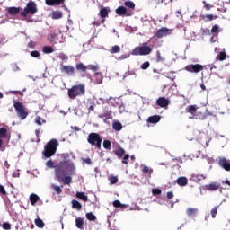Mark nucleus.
Segmentation results:
<instances>
[{
  "label": "nucleus",
  "mask_w": 230,
  "mask_h": 230,
  "mask_svg": "<svg viewBox=\"0 0 230 230\" xmlns=\"http://www.w3.org/2000/svg\"><path fill=\"white\" fill-rule=\"evenodd\" d=\"M75 165L73 163L64 161L55 165V173L58 182H63L65 185L71 184L73 179L69 175H73Z\"/></svg>",
  "instance_id": "nucleus-1"
},
{
  "label": "nucleus",
  "mask_w": 230,
  "mask_h": 230,
  "mask_svg": "<svg viewBox=\"0 0 230 230\" xmlns=\"http://www.w3.org/2000/svg\"><path fill=\"white\" fill-rule=\"evenodd\" d=\"M57 148H58V140L53 138L47 143L42 152L44 157H53L57 154Z\"/></svg>",
  "instance_id": "nucleus-2"
},
{
  "label": "nucleus",
  "mask_w": 230,
  "mask_h": 230,
  "mask_svg": "<svg viewBox=\"0 0 230 230\" xmlns=\"http://www.w3.org/2000/svg\"><path fill=\"white\" fill-rule=\"evenodd\" d=\"M68 98L75 100L77 96H84L85 94V84H79L73 85L67 92Z\"/></svg>",
  "instance_id": "nucleus-3"
},
{
  "label": "nucleus",
  "mask_w": 230,
  "mask_h": 230,
  "mask_svg": "<svg viewBox=\"0 0 230 230\" xmlns=\"http://www.w3.org/2000/svg\"><path fill=\"white\" fill-rule=\"evenodd\" d=\"M13 108L15 110V112L18 116V118L24 121L29 116L28 110L26 109V106L22 104L21 102H17V100L13 101Z\"/></svg>",
  "instance_id": "nucleus-4"
},
{
  "label": "nucleus",
  "mask_w": 230,
  "mask_h": 230,
  "mask_svg": "<svg viewBox=\"0 0 230 230\" xmlns=\"http://www.w3.org/2000/svg\"><path fill=\"white\" fill-rule=\"evenodd\" d=\"M154 49L148 45V42H144L141 44V46L136 47L132 52L131 55H134L135 57H145L146 55H150Z\"/></svg>",
  "instance_id": "nucleus-5"
},
{
  "label": "nucleus",
  "mask_w": 230,
  "mask_h": 230,
  "mask_svg": "<svg viewBox=\"0 0 230 230\" xmlns=\"http://www.w3.org/2000/svg\"><path fill=\"white\" fill-rule=\"evenodd\" d=\"M39 12V9H37V4L33 1L29 2L26 4V7L20 13V15L22 17H26L27 15H35Z\"/></svg>",
  "instance_id": "nucleus-6"
},
{
  "label": "nucleus",
  "mask_w": 230,
  "mask_h": 230,
  "mask_svg": "<svg viewBox=\"0 0 230 230\" xmlns=\"http://www.w3.org/2000/svg\"><path fill=\"white\" fill-rule=\"evenodd\" d=\"M111 13V8L110 7H103L100 10L99 12V16L101 19L94 20L92 24L93 26H102L105 22V19L109 17V13Z\"/></svg>",
  "instance_id": "nucleus-7"
},
{
  "label": "nucleus",
  "mask_w": 230,
  "mask_h": 230,
  "mask_svg": "<svg viewBox=\"0 0 230 230\" xmlns=\"http://www.w3.org/2000/svg\"><path fill=\"white\" fill-rule=\"evenodd\" d=\"M87 142L92 146H96L98 150L102 148V137H100V134L98 133H90L88 135Z\"/></svg>",
  "instance_id": "nucleus-8"
},
{
  "label": "nucleus",
  "mask_w": 230,
  "mask_h": 230,
  "mask_svg": "<svg viewBox=\"0 0 230 230\" xmlns=\"http://www.w3.org/2000/svg\"><path fill=\"white\" fill-rule=\"evenodd\" d=\"M115 12L119 17H132V15H134V12L130 9H127L125 6H119Z\"/></svg>",
  "instance_id": "nucleus-9"
},
{
  "label": "nucleus",
  "mask_w": 230,
  "mask_h": 230,
  "mask_svg": "<svg viewBox=\"0 0 230 230\" xmlns=\"http://www.w3.org/2000/svg\"><path fill=\"white\" fill-rule=\"evenodd\" d=\"M204 66L200 64H190L187 65L185 66V71H188L189 73H200V71H204Z\"/></svg>",
  "instance_id": "nucleus-10"
},
{
  "label": "nucleus",
  "mask_w": 230,
  "mask_h": 230,
  "mask_svg": "<svg viewBox=\"0 0 230 230\" xmlns=\"http://www.w3.org/2000/svg\"><path fill=\"white\" fill-rule=\"evenodd\" d=\"M168 35H172V31L166 27H162L155 32V37H156V39H163V37Z\"/></svg>",
  "instance_id": "nucleus-11"
},
{
  "label": "nucleus",
  "mask_w": 230,
  "mask_h": 230,
  "mask_svg": "<svg viewBox=\"0 0 230 230\" xmlns=\"http://www.w3.org/2000/svg\"><path fill=\"white\" fill-rule=\"evenodd\" d=\"M45 4L47 6H60L61 4L62 8L67 10V7H66V0H45Z\"/></svg>",
  "instance_id": "nucleus-12"
},
{
  "label": "nucleus",
  "mask_w": 230,
  "mask_h": 230,
  "mask_svg": "<svg viewBox=\"0 0 230 230\" xmlns=\"http://www.w3.org/2000/svg\"><path fill=\"white\" fill-rule=\"evenodd\" d=\"M156 105H158V107H161L162 109H164L165 107H168V105H170V100L166 99V97H159L156 100Z\"/></svg>",
  "instance_id": "nucleus-13"
},
{
  "label": "nucleus",
  "mask_w": 230,
  "mask_h": 230,
  "mask_svg": "<svg viewBox=\"0 0 230 230\" xmlns=\"http://www.w3.org/2000/svg\"><path fill=\"white\" fill-rule=\"evenodd\" d=\"M218 164L219 166H221V168H224V170H226V172H230V163L229 161H227V159L224 157L219 158Z\"/></svg>",
  "instance_id": "nucleus-14"
},
{
  "label": "nucleus",
  "mask_w": 230,
  "mask_h": 230,
  "mask_svg": "<svg viewBox=\"0 0 230 230\" xmlns=\"http://www.w3.org/2000/svg\"><path fill=\"white\" fill-rule=\"evenodd\" d=\"M61 73H66V75H75V67L73 66H61Z\"/></svg>",
  "instance_id": "nucleus-15"
},
{
  "label": "nucleus",
  "mask_w": 230,
  "mask_h": 230,
  "mask_svg": "<svg viewBox=\"0 0 230 230\" xmlns=\"http://www.w3.org/2000/svg\"><path fill=\"white\" fill-rule=\"evenodd\" d=\"M161 121V117L159 115H153L147 119V123H151L152 125H155Z\"/></svg>",
  "instance_id": "nucleus-16"
},
{
  "label": "nucleus",
  "mask_w": 230,
  "mask_h": 230,
  "mask_svg": "<svg viewBox=\"0 0 230 230\" xmlns=\"http://www.w3.org/2000/svg\"><path fill=\"white\" fill-rule=\"evenodd\" d=\"M176 183L178 184V186H181V187L187 186L188 185V178H186L184 176L179 177L176 180Z\"/></svg>",
  "instance_id": "nucleus-17"
},
{
  "label": "nucleus",
  "mask_w": 230,
  "mask_h": 230,
  "mask_svg": "<svg viewBox=\"0 0 230 230\" xmlns=\"http://www.w3.org/2000/svg\"><path fill=\"white\" fill-rule=\"evenodd\" d=\"M29 199H30L31 206H35L37 204V202H39L40 200V198L39 197V195L32 193L30 195Z\"/></svg>",
  "instance_id": "nucleus-18"
},
{
  "label": "nucleus",
  "mask_w": 230,
  "mask_h": 230,
  "mask_svg": "<svg viewBox=\"0 0 230 230\" xmlns=\"http://www.w3.org/2000/svg\"><path fill=\"white\" fill-rule=\"evenodd\" d=\"M199 19L203 21V22H209L215 19L213 14H200Z\"/></svg>",
  "instance_id": "nucleus-19"
},
{
  "label": "nucleus",
  "mask_w": 230,
  "mask_h": 230,
  "mask_svg": "<svg viewBox=\"0 0 230 230\" xmlns=\"http://www.w3.org/2000/svg\"><path fill=\"white\" fill-rule=\"evenodd\" d=\"M21 10V7H8L7 13L9 15H17V13H20Z\"/></svg>",
  "instance_id": "nucleus-20"
},
{
  "label": "nucleus",
  "mask_w": 230,
  "mask_h": 230,
  "mask_svg": "<svg viewBox=\"0 0 230 230\" xmlns=\"http://www.w3.org/2000/svg\"><path fill=\"white\" fill-rule=\"evenodd\" d=\"M115 155H117L118 159H123V155H125V149L123 147H119L114 151Z\"/></svg>",
  "instance_id": "nucleus-21"
},
{
  "label": "nucleus",
  "mask_w": 230,
  "mask_h": 230,
  "mask_svg": "<svg viewBox=\"0 0 230 230\" xmlns=\"http://www.w3.org/2000/svg\"><path fill=\"white\" fill-rule=\"evenodd\" d=\"M76 71L79 73H87V66L84 65V63H78L75 65Z\"/></svg>",
  "instance_id": "nucleus-22"
},
{
  "label": "nucleus",
  "mask_w": 230,
  "mask_h": 230,
  "mask_svg": "<svg viewBox=\"0 0 230 230\" xmlns=\"http://www.w3.org/2000/svg\"><path fill=\"white\" fill-rule=\"evenodd\" d=\"M186 112H188L189 114H191L192 116H195V114H197V106L195 105H190L186 108Z\"/></svg>",
  "instance_id": "nucleus-23"
},
{
  "label": "nucleus",
  "mask_w": 230,
  "mask_h": 230,
  "mask_svg": "<svg viewBox=\"0 0 230 230\" xmlns=\"http://www.w3.org/2000/svg\"><path fill=\"white\" fill-rule=\"evenodd\" d=\"M219 186L217 183H210L205 186V189L208 191H217L218 190Z\"/></svg>",
  "instance_id": "nucleus-24"
},
{
  "label": "nucleus",
  "mask_w": 230,
  "mask_h": 230,
  "mask_svg": "<svg viewBox=\"0 0 230 230\" xmlns=\"http://www.w3.org/2000/svg\"><path fill=\"white\" fill-rule=\"evenodd\" d=\"M76 197L77 199H80V200H83L84 202H87L89 200V198L84 192H76Z\"/></svg>",
  "instance_id": "nucleus-25"
},
{
  "label": "nucleus",
  "mask_w": 230,
  "mask_h": 230,
  "mask_svg": "<svg viewBox=\"0 0 230 230\" xmlns=\"http://www.w3.org/2000/svg\"><path fill=\"white\" fill-rule=\"evenodd\" d=\"M72 208L73 209H77V211H80V209H82V204L78 202L76 199H73Z\"/></svg>",
  "instance_id": "nucleus-26"
},
{
  "label": "nucleus",
  "mask_w": 230,
  "mask_h": 230,
  "mask_svg": "<svg viewBox=\"0 0 230 230\" xmlns=\"http://www.w3.org/2000/svg\"><path fill=\"white\" fill-rule=\"evenodd\" d=\"M216 58L217 60H220V62H224L227 58V54L226 51L219 52Z\"/></svg>",
  "instance_id": "nucleus-27"
},
{
  "label": "nucleus",
  "mask_w": 230,
  "mask_h": 230,
  "mask_svg": "<svg viewBox=\"0 0 230 230\" xmlns=\"http://www.w3.org/2000/svg\"><path fill=\"white\" fill-rule=\"evenodd\" d=\"M112 127L113 130H116V132H119L123 128V125L119 121L114 122Z\"/></svg>",
  "instance_id": "nucleus-28"
},
{
  "label": "nucleus",
  "mask_w": 230,
  "mask_h": 230,
  "mask_svg": "<svg viewBox=\"0 0 230 230\" xmlns=\"http://www.w3.org/2000/svg\"><path fill=\"white\" fill-rule=\"evenodd\" d=\"M75 227H77V229H82V227H84V218L77 217L75 219Z\"/></svg>",
  "instance_id": "nucleus-29"
},
{
  "label": "nucleus",
  "mask_w": 230,
  "mask_h": 230,
  "mask_svg": "<svg viewBox=\"0 0 230 230\" xmlns=\"http://www.w3.org/2000/svg\"><path fill=\"white\" fill-rule=\"evenodd\" d=\"M142 172H143V173H148L149 177H152V173H154V170L150 169V167H148L146 165L142 166Z\"/></svg>",
  "instance_id": "nucleus-30"
},
{
  "label": "nucleus",
  "mask_w": 230,
  "mask_h": 230,
  "mask_svg": "<svg viewBox=\"0 0 230 230\" xmlns=\"http://www.w3.org/2000/svg\"><path fill=\"white\" fill-rule=\"evenodd\" d=\"M64 16L61 11H54L52 12V19H62Z\"/></svg>",
  "instance_id": "nucleus-31"
},
{
  "label": "nucleus",
  "mask_w": 230,
  "mask_h": 230,
  "mask_svg": "<svg viewBox=\"0 0 230 230\" xmlns=\"http://www.w3.org/2000/svg\"><path fill=\"white\" fill-rule=\"evenodd\" d=\"M58 35H57V33L55 32H51L48 35V40L49 42H55L58 39Z\"/></svg>",
  "instance_id": "nucleus-32"
},
{
  "label": "nucleus",
  "mask_w": 230,
  "mask_h": 230,
  "mask_svg": "<svg viewBox=\"0 0 230 230\" xmlns=\"http://www.w3.org/2000/svg\"><path fill=\"white\" fill-rule=\"evenodd\" d=\"M192 178L194 179V181H196V182H201L206 179V176H204L203 174H194L192 175Z\"/></svg>",
  "instance_id": "nucleus-33"
},
{
  "label": "nucleus",
  "mask_w": 230,
  "mask_h": 230,
  "mask_svg": "<svg viewBox=\"0 0 230 230\" xmlns=\"http://www.w3.org/2000/svg\"><path fill=\"white\" fill-rule=\"evenodd\" d=\"M124 5L127 6V8H129L130 10H136V4L132 1H126L124 2Z\"/></svg>",
  "instance_id": "nucleus-34"
},
{
  "label": "nucleus",
  "mask_w": 230,
  "mask_h": 230,
  "mask_svg": "<svg viewBox=\"0 0 230 230\" xmlns=\"http://www.w3.org/2000/svg\"><path fill=\"white\" fill-rule=\"evenodd\" d=\"M120 51H121V47L115 45V46L111 47L110 53L114 55L116 53H119Z\"/></svg>",
  "instance_id": "nucleus-35"
},
{
  "label": "nucleus",
  "mask_w": 230,
  "mask_h": 230,
  "mask_svg": "<svg viewBox=\"0 0 230 230\" xmlns=\"http://www.w3.org/2000/svg\"><path fill=\"white\" fill-rule=\"evenodd\" d=\"M103 148H105V150H111L112 148V143L111 142V140L103 141Z\"/></svg>",
  "instance_id": "nucleus-36"
},
{
  "label": "nucleus",
  "mask_w": 230,
  "mask_h": 230,
  "mask_svg": "<svg viewBox=\"0 0 230 230\" xmlns=\"http://www.w3.org/2000/svg\"><path fill=\"white\" fill-rule=\"evenodd\" d=\"M34 222H35V226L40 229H42V227H44V221H42V219L36 218Z\"/></svg>",
  "instance_id": "nucleus-37"
},
{
  "label": "nucleus",
  "mask_w": 230,
  "mask_h": 230,
  "mask_svg": "<svg viewBox=\"0 0 230 230\" xmlns=\"http://www.w3.org/2000/svg\"><path fill=\"white\" fill-rule=\"evenodd\" d=\"M218 208H220V206H216L211 209L210 215L212 218H217V214L218 213Z\"/></svg>",
  "instance_id": "nucleus-38"
},
{
  "label": "nucleus",
  "mask_w": 230,
  "mask_h": 230,
  "mask_svg": "<svg viewBox=\"0 0 230 230\" xmlns=\"http://www.w3.org/2000/svg\"><path fill=\"white\" fill-rule=\"evenodd\" d=\"M8 136V129L6 128H0V137L4 138Z\"/></svg>",
  "instance_id": "nucleus-39"
},
{
  "label": "nucleus",
  "mask_w": 230,
  "mask_h": 230,
  "mask_svg": "<svg viewBox=\"0 0 230 230\" xmlns=\"http://www.w3.org/2000/svg\"><path fill=\"white\" fill-rule=\"evenodd\" d=\"M51 189L54 190V191L57 193V195H60V193H62V188H60L58 185L52 184Z\"/></svg>",
  "instance_id": "nucleus-40"
},
{
  "label": "nucleus",
  "mask_w": 230,
  "mask_h": 230,
  "mask_svg": "<svg viewBox=\"0 0 230 230\" xmlns=\"http://www.w3.org/2000/svg\"><path fill=\"white\" fill-rule=\"evenodd\" d=\"M86 218H87V220L94 222V220H96V216H94V214H93V212H89V213H86Z\"/></svg>",
  "instance_id": "nucleus-41"
},
{
  "label": "nucleus",
  "mask_w": 230,
  "mask_h": 230,
  "mask_svg": "<svg viewBox=\"0 0 230 230\" xmlns=\"http://www.w3.org/2000/svg\"><path fill=\"white\" fill-rule=\"evenodd\" d=\"M53 51H54V49H53V47H51V46L43 47V53L49 54V53H53Z\"/></svg>",
  "instance_id": "nucleus-42"
},
{
  "label": "nucleus",
  "mask_w": 230,
  "mask_h": 230,
  "mask_svg": "<svg viewBox=\"0 0 230 230\" xmlns=\"http://www.w3.org/2000/svg\"><path fill=\"white\" fill-rule=\"evenodd\" d=\"M127 76H137V74L136 72L132 71V70H129L128 72L125 73V75H123V80H125V78H127Z\"/></svg>",
  "instance_id": "nucleus-43"
},
{
  "label": "nucleus",
  "mask_w": 230,
  "mask_h": 230,
  "mask_svg": "<svg viewBox=\"0 0 230 230\" xmlns=\"http://www.w3.org/2000/svg\"><path fill=\"white\" fill-rule=\"evenodd\" d=\"M196 214H197V208H190L187 209L188 217H191V216L196 215Z\"/></svg>",
  "instance_id": "nucleus-44"
},
{
  "label": "nucleus",
  "mask_w": 230,
  "mask_h": 230,
  "mask_svg": "<svg viewBox=\"0 0 230 230\" xmlns=\"http://www.w3.org/2000/svg\"><path fill=\"white\" fill-rule=\"evenodd\" d=\"M87 69L90 71H98L99 67H98V66H95V65H87L86 70Z\"/></svg>",
  "instance_id": "nucleus-45"
},
{
  "label": "nucleus",
  "mask_w": 230,
  "mask_h": 230,
  "mask_svg": "<svg viewBox=\"0 0 230 230\" xmlns=\"http://www.w3.org/2000/svg\"><path fill=\"white\" fill-rule=\"evenodd\" d=\"M113 207L114 208H124V205L121 204L120 200H115V201H113Z\"/></svg>",
  "instance_id": "nucleus-46"
},
{
  "label": "nucleus",
  "mask_w": 230,
  "mask_h": 230,
  "mask_svg": "<svg viewBox=\"0 0 230 230\" xmlns=\"http://www.w3.org/2000/svg\"><path fill=\"white\" fill-rule=\"evenodd\" d=\"M2 227L4 230H10V229H12V225H10V223H8V222H4V223H3Z\"/></svg>",
  "instance_id": "nucleus-47"
},
{
  "label": "nucleus",
  "mask_w": 230,
  "mask_h": 230,
  "mask_svg": "<svg viewBox=\"0 0 230 230\" xmlns=\"http://www.w3.org/2000/svg\"><path fill=\"white\" fill-rule=\"evenodd\" d=\"M31 57L33 58H39V57H40V53L37 50H33L31 52Z\"/></svg>",
  "instance_id": "nucleus-48"
},
{
  "label": "nucleus",
  "mask_w": 230,
  "mask_h": 230,
  "mask_svg": "<svg viewBox=\"0 0 230 230\" xmlns=\"http://www.w3.org/2000/svg\"><path fill=\"white\" fill-rule=\"evenodd\" d=\"M47 168H55V163H53V160H49L46 163Z\"/></svg>",
  "instance_id": "nucleus-49"
},
{
  "label": "nucleus",
  "mask_w": 230,
  "mask_h": 230,
  "mask_svg": "<svg viewBox=\"0 0 230 230\" xmlns=\"http://www.w3.org/2000/svg\"><path fill=\"white\" fill-rule=\"evenodd\" d=\"M164 61V58L161 57V52H156V62H163Z\"/></svg>",
  "instance_id": "nucleus-50"
},
{
  "label": "nucleus",
  "mask_w": 230,
  "mask_h": 230,
  "mask_svg": "<svg viewBox=\"0 0 230 230\" xmlns=\"http://www.w3.org/2000/svg\"><path fill=\"white\" fill-rule=\"evenodd\" d=\"M148 67H150V62L146 61L141 65V69L146 70L148 69Z\"/></svg>",
  "instance_id": "nucleus-51"
},
{
  "label": "nucleus",
  "mask_w": 230,
  "mask_h": 230,
  "mask_svg": "<svg viewBox=\"0 0 230 230\" xmlns=\"http://www.w3.org/2000/svg\"><path fill=\"white\" fill-rule=\"evenodd\" d=\"M203 8H205V10L209 11L213 8V5H210L209 4H208L206 1H203Z\"/></svg>",
  "instance_id": "nucleus-52"
},
{
  "label": "nucleus",
  "mask_w": 230,
  "mask_h": 230,
  "mask_svg": "<svg viewBox=\"0 0 230 230\" xmlns=\"http://www.w3.org/2000/svg\"><path fill=\"white\" fill-rule=\"evenodd\" d=\"M128 159H130V155H125L122 160V164H128Z\"/></svg>",
  "instance_id": "nucleus-53"
},
{
  "label": "nucleus",
  "mask_w": 230,
  "mask_h": 230,
  "mask_svg": "<svg viewBox=\"0 0 230 230\" xmlns=\"http://www.w3.org/2000/svg\"><path fill=\"white\" fill-rule=\"evenodd\" d=\"M109 181H110L111 184H116L118 182V178L116 176H111L109 178Z\"/></svg>",
  "instance_id": "nucleus-54"
},
{
  "label": "nucleus",
  "mask_w": 230,
  "mask_h": 230,
  "mask_svg": "<svg viewBox=\"0 0 230 230\" xmlns=\"http://www.w3.org/2000/svg\"><path fill=\"white\" fill-rule=\"evenodd\" d=\"M218 31H219L218 25H214V26L212 27V29H211V33H212L213 35H215V33H218Z\"/></svg>",
  "instance_id": "nucleus-55"
},
{
  "label": "nucleus",
  "mask_w": 230,
  "mask_h": 230,
  "mask_svg": "<svg viewBox=\"0 0 230 230\" xmlns=\"http://www.w3.org/2000/svg\"><path fill=\"white\" fill-rule=\"evenodd\" d=\"M161 193H163V191L161 190V189H153V190H152V194H153V195H161Z\"/></svg>",
  "instance_id": "nucleus-56"
},
{
  "label": "nucleus",
  "mask_w": 230,
  "mask_h": 230,
  "mask_svg": "<svg viewBox=\"0 0 230 230\" xmlns=\"http://www.w3.org/2000/svg\"><path fill=\"white\" fill-rule=\"evenodd\" d=\"M11 94H19L20 96H24V93L21 91H10Z\"/></svg>",
  "instance_id": "nucleus-57"
},
{
  "label": "nucleus",
  "mask_w": 230,
  "mask_h": 230,
  "mask_svg": "<svg viewBox=\"0 0 230 230\" xmlns=\"http://www.w3.org/2000/svg\"><path fill=\"white\" fill-rule=\"evenodd\" d=\"M35 123L40 126L42 125V118L37 117L35 119Z\"/></svg>",
  "instance_id": "nucleus-58"
},
{
  "label": "nucleus",
  "mask_w": 230,
  "mask_h": 230,
  "mask_svg": "<svg viewBox=\"0 0 230 230\" xmlns=\"http://www.w3.org/2000/svg\"><path fill=\"white\" fill-rule=\"evenodd\" d=\"M83 163H85L86 164H92L93 161H91V158H83Z\"/></svg>",
  "instance_id": "nucleus-59"
},
{
  "label": "nucleus",
  "mask_w": 230,
  "mask_h": 230,
  "mask_svg": "<svg viewBox=\"0 0 230 230\" xmlns=\"http://www.w3.org/2000/svg\"><path fill=\"white\" fill-rule=\"evenodd\" d=\"M5 146H3V137H0V150L1 152H4Z\"/></svg>",
  "instance_id": "nucleus-60"
},
{
  "label": "nucleus",
  "mask_w": 230,
  "mask_h": 230,
  "mask_svg": "<svg viewBox=\"0 0 230 230\" xmlns=\"http://www.w3.org/2000/svg\"><path fill=\"white\" fill-rule=\"evenodd\" d=\"M0 193L2 195H6V190H4V186L0 185Z\"/></svg>",
  "instance_id": "nucleus-61"
},
{
  "label": "nucleus",
  "mask_w": 230,
  "mask_h": 230,
  "mask_svg": "<svg viewBox=\"0 0 230 230\" xmlns=\"http://www.w3.org/2000/svg\"><path fill=\"white\" fill-rule=\"evenodd\" d=\"M129 57H130L129 55L124 54V55H121L120 57H119V60H125V59L128 58Z\"/></svg>",
  "instance_id": "nucleus-62"
},
{
  "label": "nucleus",
  "mask_w": 230,
  "mask_h": 230,
  "mask_svg": "<svg viewBox=\"0 0 230 230\" xmlns=\"http://www.w3.org/2000/svg\"><path fill=\"white\" fill-rule=\"evenodd\" d=\"M167 199H173V192H172V191L167 192Z\"/></svg>",
  "instance_id": "nucleus-63"
},
{
  "label": "nucleus",
  "mask_w": 230,
  "mask_h": 230,
  "mask_svg": "<svg viewBox=\"0 0 230 230\" xmlns=\"http://www.w3.org/2000/svg\"><path fill=\"white\" fill-rule=\"evenodd\" d=\"M88 111H89V112L94 111V106L93 104L90 105L89 108H88Z\"/></svg>",
  "instance_id": "nucleus-64"
}]
</instances>
